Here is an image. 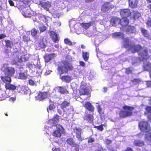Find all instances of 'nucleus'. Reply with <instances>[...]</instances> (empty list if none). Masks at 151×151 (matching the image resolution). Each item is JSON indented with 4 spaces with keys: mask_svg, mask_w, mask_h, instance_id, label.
Wrapping results in <instances>:
<instances>
[{
    "mask_svg": "<svg viewBox=\"0 0 151 151\" xmlns=\"http://www.w3.org/2000/svg\"><path fill=\"white\" fill-rule=\"evenodd\" d=\"M62 127L61 125H59V127L53 132L52 135L55 137H60L61 136L62 129Z\"/></svg>",
    "mask_w": 151,
    "mask_h": 151,
    "instance_id": "nucleus-15",
    "label": "nucleus"
},
{
    "mask_svg": "<svg viewBox=\"0 0 151 151\" xmlns=\"http://www.w3.org/2000/svg\"><path fill=\"white\" fill-rule=\"evenodd\" d=\"M47 96V92H42L39 91L37 96L35 97L36 100L40 101H42L46 99Z\"/></svg>",
    "mask_w": 151,
    "mask_h": 151,
    "instance_id": "nucleus-14",
    "label": "nucleus"
},
{
    "mask_svg": "<svg viewBox=\"0 0 151 151\" xmlns=\"http://www.w3.org/2000/svg\"><path fill=\"white\" fill-rule=\"evenodd\" d=\"M57 112L58 113V114L60 115L62 114V111L60 109H58L57 110Z\"/></svg>",
    "mask_w": 151,
    "mask_h": 151,
    "instance_id": "nucleus-64",
    "label": "nucleus"
},
{
    "mask_svg": "<svg viewBox=\"0 0 151 151\" xmlns=\"http://www.w3.org/2000/svg\"><path fill=\"white\" fill-rule=\"evenodd\" d=\"M60 79L63 81H65L67 83H70L71 81V77L68 75L63 76Z\"/></svg>",
    "mask_w": 151,
    "mask_h": 151,
    "instance_id": "nucleus-32",
    "label": "nucleus"
},
{
    "mask_svg": "<svg viewBox=\"0 0 151 151\" xmlns=\"http://www.w3.org/2000/svg\"><path fill=\"white\" fill-rule=\"evenodd\" d=\"M144 141L140 140H135L134 142V145L136 146L142 147L144 145Z\"/></svg>",
    "mask_w": 151,
    "mask_h": 151,
    "instance_id": "nucleus-27",
    "label": "nucleus"
},
{
    "mask_svg": "<svg viewBox=\"0 0 151 151\" xmlns=\"http://www.w3.org/2000/svg\"><path fill=\"white\" fill-rule=\"evenodd\" d=\"M82 57L85 61H87L89 58V52H82Z\"/></svg>",
    "mask_w": 151,
    "mask_h": 151,
    "instance_id": "nucleus-37",
    "label": "nucleus"
},
{
    "mask_svg": "<svg viewBox=\"0 0 151 151\" xmlns=\"http://www.w3.org/2000/svg\"><path fill=\"white\" fill-rule=\"evenodd\" d=\"M20 53L19 52H14L13 55L14 58L11 61V63L12 65H18L19 63H21L22 61V56L19 57Z\"/></svg>",
    "mask_w": 151,
    "mask_h": 151,
    "instance_id": "nucleus-6",
    "label": "nucleus"
},
{
    "mask_svg": "<svg viewBox=\"0 0 151 151\" xmlns=\"http://www.w3.org/2000/svg\"><path fill=\"white\" fill-rule=\"evenodd\" d=\"M32 14L31 12V11L29 9H27L24 12L23 14V15L26 17H30Z\"/></svg>",
    "mask_w": 151,
    "mask_h": 151,
    "instance_id": "nucleus-38",
    "label": "nucleus"
},
{
    "mask_svg": "<svg viewBox=\"0 0 151 151\" xmlns=\"http://www.w3.org/2000/svg\"><path fill=\"white\" fill-rule=\"evenodd\" d=\"M126 32L131 33H135L136 32L135 27L134 26H128L126 29Z\"/></svg>",
    "mask_w": 151,
    "mask_h": 151,
    "instance_id": "nucleus-28",
    "label": "nucleus"
},
{
    "mask_svg": "<svg viewBox=\"0 0 151 151\" xmlns=\"http://www.w3.org/2000/svg\"><path fill=\"white\" fill-rule=\"evenodd\" d=\"M138 127L142 132H148L150 130V124L147 121H141L139 122Z\"/></svg>",
    "mask_w": 151,
    "mask_h": 151,
    "instance_id": "nucleus-5",
    "label": "nucleus"
},
{
    "mask_svg": "<svg viewBox=\"0 0 151 151\" xmlns=\"http://www.w3.org/2000/svg\"><path fill=\"white\" fill-rule=\"evenodd\" d=\"M52 151H61L60 149L59 148H54L52 149Z\"/></svg>",
    "mask_w": 151,
    "mask_h": 151,
    "instance_id": "nucleus-57",
    "label": "nucleus"
},
{
    "mask_svg": "<svg viewBox=\"0 0 151 151\" xmlns=\"http://www.w3.org/2000/svg\"><path fill=\"white\" fill-rule=\"evenodd\" d=\"M19 77L21 79H25L27 78V76L23 73H20L19 74Z\"/></svg>",
    "mask_w": 151,
    "mask_h": 151,
    "instance_id": "nucleus-51",
    "label": "nucleus"
},
{
    "mask_svg": "<svg viewBox=\"0 0 151 151\" xmlns=\"http://www.w3.org/2000/svg\"><path fill=\"white\" fill-rule=\"evenodd\" d=\"M73 68L71 63L67 61L63 60L61 62L60 65L58 66L57 70L61 75L68 73V71L73 70Z\"/></svg>",
    "mask_w": 151,
    "mask_h": 151,
    "instance_id": "nucleus-1",
    "label": "nucleus"
},
{
    "mask_svg": "<svg viewBox=\"0 0 151 151\" xmlns=\"http://www.w3.org/2000/svg\"><path fill=\"white\" fill-rule=\"evenodd\" d=\"M143 69L144 70L149 71L151 70V63L148 62L147 63L144 64L143 65Z\"/></svg>",
    "mask_w": 151,
    "mask_h": 151,
    "instance_id": "nucleus-34",
    "label": "nucleus"
},
{
    "mask_svg": "<svg viewBox=\"0 0 151 151\" xmlns=\"http://www.w3.org/2000/svg\"><path fill=\"white\" fill-rule=\"evenodd\" d=\"M131 81L134 85H136L139 84L141 81L139 78H134L131 80Z\"/></svg>",
    "mask_w": 151,
    "mask_h": 151,
    "instance_id": "nucleus-42",
    "label": "nucleus"
},
{
    "mask_svg": "<svg viewBox=\"0 0 151 151\" xmlns=\"http://www.w3.org/2000/svg\"><path fill=\"white\" fill-rule=\"evenodd\" d=\"M67 144L72 147H74V150L78 151L79 150V145L76 143L73 138L70 137L68 138L66 140Z\"/></svg>",
    "mask_w": 151,
    "mask_h": 151,
    "instance_id": "nucleus-9",
    "label": "nucleus"
},
{
    "mask_svg": "<svg viewBox=\"0 0 151 151\" xmlns=\"http://www.w3.org/2000/svg\"><path fill=\"white\" fill-rule=\"evenodd\" d=\"M55 54L51 53L49 54H46L44 56L45 61L46 63L50 62L54 57Z\"/></svg>",
    "mask_w": 151,
    "mask_h": 151,
    "instance_id": "nucleus-22",
    "label": "nucleus"
},
{
    "mask_svg": "<svg viewBox=\"0 0 151 151\" xmlns=\"http://www.w3.org/2000/svg\"><path fill=\"white\" fill-rule=\"evenodd\" d=\"M147 87V88H151V81L148 80L145 81Z\"/></svg>",
    "mask_w": 151,
    "mask_h": 151,
    "instance_id": "nucleus-52",
    "label": "nucleus"
},
{
    "mask_svg": "<svg viewBox=\"0 0 151 151\" xmlns=\"http://www.w3.org/2000/svg\"><path fill=\"white\" fill-rule=\"evenodd\" d=\"M138 2V0H129V5L132 9L136 8Z\"/></svg>",
    "mask_w": 151,
    "mask_h": 151,
    "instance_id": "nucleus-21",
    "label": "nucleus"
},
{
    "mask_svg": "<svg viewBox=\"0 0 151 151\" xmlns=\"http://www.w3.org/2000/svg\"><path fill=\"white\" fill-rule=\"evenodd\" d=\"M47 45V41L44 38L40 39L36 44V46L38 50L45 48Z\"/></svg>",
    "mask_w": 151,
    "mask_h": 151,
    "instance_id": "nucleus-11",
    "label": "nucleus"
},
{
    "mask_svg": "<svg viewBox=\"0 0 151 151\" xmlns=\"http://www.w3.org/2000/svg\"><path fill=\"white\" fill-rule=\"evenodd\" d=\"M29 83L30 85L32 86H34L35 84L34 81L31 79L29 80Z\"/></svg>",
    "mask_w": 151,
    "mask_h": 151,
    "instance_id": "nucleus-53",
    "label": "nucleus"
},
{
    "mask_svg": "<svg viewBox=\"0 0 151 151\" xmlns=\"http://www.w3.org/2000/svg\"><path fill=\"white\" fill-rule=\"evenodd\" d=\"M6 98V96L5 94V93L2 92H0V101L3 100L5 99Z\"/></svg>",
    "mask_w": 151,
    "mask_h": 151,
    "instance_id": "nucleus-44",
    "label": "nucleus"
},
{
    "mask_svg": "<svg viewBox=\"0 0 151 151\" xmlns=\"http://www.w3.org/2000/svg\"><path fill=\"white\" fill-rule=\"evenodd\" d=\"M0 78L2 81L5 84L11 83L12 81L11 77L7 75L1 76Z\"/></svg>",
    "mask_w": 151,
    "mask_h": 151,
    "instance_id": "nucleus-19",
    "label": "nucleus"
},
{
    "mask_svg": "<svg viewBox=\"0 0 151 151\" xmlns=\"http://www.w3.org/2000/svg\"><path fill=\"white\" fill-rule=\"evenodd\" d=\"M82 130L81 128H77V127L73 129L74 132L76 134V137L80 142H81L83 140L81 136Z\"/></svg>",
    "mask_w": 151,
    "mask_h": 151,
    "instance_id": "nucleus-12",
    "label": "nucleus"
},
{
    "mask_svg": "<svg viewBox=\"0 0 151 151\" xmlns=\"http://www.w3.org/2000/svg\"><path fill=\"white\" fill-rule=\"evenodd\" d=\"M97 111L101 115L104 114V112L102 111V109L100 105H99L97 106Z\"/></svg>",
    "mask_w": 151,
    "mask_h": 151,
    "instance_id": "nucleus-47",
    "label": "nucleus"
},
{
    "mask_svg": "<svg viewBox=\"0 0 151 151\" xmlns=\"http://www.w3.org/2000/svg\"><path fill=\"white\" fill-rule=\"evenodd\" d=\"M141 32L142 35L145 37L148 38V39L151 40V37L150 35L149 34L147 30L144 29H142Z\"/></svg>",
    "mask_w": 151,
    "mask_h": 151,
    "instance_id": "nucleus-33",
    "label": "nucleus"
},
{
    "mask_svg": "<svg viewBox=\"0 0 151 151\" xmlns=\"http://www.w3.org/2000/svg\"><path fill=\"white\" fill-rule=\"evenodd\" d=\"M23 40L25 42H28L30 40V39L28 36L25 35L23 37Z\"/></svg>",
    "mask_w": 151,
    "mask_h": 151,
    "instance_id": "nucleus-48",
    "label": "nucleus"
},
{
    "mask_svg": "<svg viewBox=\"0 0 151 151\" xmlns=\"http://www.w3.org/2000/svg\"><path fill=\"white\" fill-rule=\"evenodd\" d=\"M38 30H37L35 28L32 29L31 31V34L33 36H36L37 34Z\"/></svg>",
    "mask_w": 151,
    "mask_h": 151,
    "instance_id": "nucleus-46",
    "label": "nucleus"
},
{
    "mask_svg": "<svg viewBox=\"0 0 151 151\" xmlns=\"http://www.w3.org/2000/svg\"><path fill=\"white\" fill-rule=\"evenodd\" d=\"M114 7V6L109 2H105L101 6V10L102 12H105L111 10Z\"/></svg>",
    "mask_w": 151,
    "mask_h": 151,
    "instance_id": "nucleus-10",
    "label": "nucleus"
},
{
    "mask_svg": "<svg viewBox=\"0 0 151 151\" xmlns=\"http://www.w3.org/2000/svg\"><path fill=\"white\" fill-rule=\"evenodd\" d=\"M105 142L106 145H109L111 143L112 141L108 139H107L106 140Z\"/></svg>",
    "mask_w": 151,
    "mask_h": 151,
    "instance_id": "nucleus-55",
    "label": "nucleus"
},
{
    "mask_svg": "<svg viewBox=\"0 0 151 151\" xmlns=\"http://www.w3.org/2000/svg\"><path fill=\"white\" fill-rule=\"evenodd\" d=\"M122 108L123 110H121L119 114L120 118H125L133 115V111L134 109V107L125 105Z\"/></svg>",
    "mask_w": 151,
    "mask_h": 151,
    "instance_id": "nucleus-2",
    "label": "nucleus"
},
{
    "mask_svg": "<svg viewBox=\"0 0 151 151\" xmlns=\"http://www.w3.org/2000/svg\"><path fill=\"white\" fill-rule=\"evenodd\" d=\"M39 4L47 11L49 10V8L51 6L50 3L49 1H47L46 2L40 1Z\"/></svg>",
    "mask_w": 151,
    "mask_h": 151,
    "instance_id": "nucleus-20",
    "label": "nucleus"
},
{
    "mask_svg": "<svg viewBox=\"0 0 151 151\" xmlns=\"http://www.w3.org/2000/svg\"><path fill=\"white\" fill-rule=\"evenodd\" d=\"M132 48L134 49V52H137L138 53L142 50L144 47H142L139 45H137L133 46Z\"/></svg>",
    "mask_w": 151,
    "mask_h": 151,
    "instance_id": "nucleus-30",
    "label": "nucleus"
},
{
    "mask_svg": "<svg viewBox=\"0 0 151 151\" xmlns=\"http://www.w3.org/2000/svg\"><path fill=\"white\" fill-rule=\"evenodd\" d=\"M81 24L84 28L87 29L91 25V22L87 23L83 22Z\"/></svg>",
    "mask_w": 151,
    "mask_h": 151,
    "instance_id": "nucleus-39",
    "label": "nucleus"
},
{
    "mask_svg": "<svg viewBox=\"0 0 151 151\" xmlns=\"http://www.w3.org/2000/svg\"><path fill=\"white\" fill-rule=\"evenodd\" d=\"M93 115L90 114L86 115L84 117V120L90 122H93Z\"/></svg>",
    "mask_w": 151,
    "mask_h": 151,
    "instance_id": "nucleus-29",
    "label": "nucleus"
},
{
    "mask_svg": "<svg viewBox=\"0 0 151 151\" xmlns=\"http://www.w3.org/2000/svg\"><path fill=\"white\" fill-rule=\"evenodd\" d=\"M58 91L60 93L63 94H67L69 93L68 91L64 86H58Z\"/></svg>",
    "mask_w": 151,
    "mask_h": 151,
    "instance_id": "nucleus-23",
    "label": "nucleus"
},
{
    "mask_svg": "<svg viewBox=\"0 0 151 151\" xmlns=\"http://www.w3.org/2000/svg\"><path fill=\"white\" fill-rule=\"evenodd\" d=\"M117 22H118V24H120L122 27L126 26L129 23V20L126 17H122L120 19L118 18H115L113 21L114 23L116 24Z\"/></svg>",
    "mask_w": 151,
    "mask_h": 151,
    "instance_id": "nucleus-8",
    "label": "nucleus"
},
{
    "mask_svg": "<svg viewBox=\"0 0 151 151\" xmlns=\"http://www.w3.org/2000/svg\"><path fill=\"white\" fill-rule=\"evenodd\" d=\"M17 92L22 94H27L29 92V89L26 86L18 87L17 88Z\"/></svg>",
    "mask_w": 151,
    "mask_h": 151,
    "instance_id": "nucleus-16",
    "label": "nucleus"
},
{
    "mask_svg": "<svg viewBox=\"0 0 151 151\" xmlns=\"http://www.w3.org/2000/svg\"><path fill=\"white\" fill-rule=\"evenodd\" d=\"M103 126H104V124H103L98 126H95L94 127L100 131H102L104 130Z\"/></svg>",
    "mask_w": 151,
    "mask_h": 151,
    "instance_id": "nucleus-49",
    "label": "nucleus"
},
{
    "mask_svg": "<svg viewBox=\"0 0 151 151\" xmlns=\"http://www.w3.org/2000/svg\"><path fill=\"white\" fill-rule=\"evenodd\" d=\"M84 106L86 109L88 110L89 111L93 112L94 111V107L89 102H86Z\"/></svg>",
    "mask_w": 151,
    "mask_h": 151,
    "instance_id": "nucleus-18",
    "label": "nucleus"
},
{
    "mask_svg": "<svg viewBox=\"0 0 151 151\" xmlns=\"http://www.w3.org/2000/svg\"><path fill=\"white\" fill-rule=\"evenodd\" d=\"M113 36L114 37H121L122 38L124 37V34L121 32H115L113 34Z\"/></svg>",
    "mask_w": 151,
    "mask_h": 151,
    "instance_id": "nucleus-40",
    "label": "nucleus"
},
{
    "mask_svg": "<svg viewBox=\"0 0 151 151\" xmlns=\"http://www.w3.org/2000/svg\"><path fill=\"white\" fill-rule=\"evenodd\" d=\"M148 134V137L149 138V140L151 142V132H149Z\"/></svg>",
    "mask_w": 151,
    "mask_h": 151,
    "instance_id": "nucleus-61",
    "label": "nucleus"
},
{
    "mask_svg": "<svg viewBox=\"0 0 151 151\" xmlns=\"http://www.w3.org/2000/svg\"><path fill=\"white\" fill-rule=\"evenodd\" d=\"M141 16L140 13L137 11H133L132 12L131 18L133 19L136 20L137 19Z\"/></svg>",
    "mask_w": 151,
    "mask_h": 151,
    "instance_id": "nucleus-24",
    "label": "nucleus"
},
{
    "mask_svg": "<svg viewBox=\"0 0 151 151\" xmlns=\"http://www.w3.org/2000/svg\"><path fill=\"white\" fill-rule=\"evenodd\" d=\"M50 35L51 37L52 40L53 42H55L59 41L58 35L55 32L53 31H51L50 32Z\"/></svg>",
    "mask_w": 151,
    "mask_h": 151,
    "instance_id": "nucleus-26",
    "label": "nucleus"
},
{
    "mask_svg": "<svg viewBox=\"0 0 151 151\" xmlns=\"http://www.w3.org/2000/svg\"><path fill=\"white\" fill-rule=\"evenodd\" d=\"M70 104L69 101L64 100L60 104V108L64 110L65 108L69 106Z\"/></svg>",
    "mask_w": 151,
    "mask_h": 151,
    "instance_id": "nucleus-31",
    "label": "nucleus"
},
{
    "mask_svg": "<svg viewBox=\"0 0 151 151\" xmlns=\"http://www.w3.org/2000/svg\"><path fill=\"white\" fill-rule=\"evenodd\" d=\"M95 141V139L93 138H90L88 140V143H91Z\"/></svg>",
    "mask_w": 151,
    "mask_h": 151,
    "instance_id": "nucleus-54",
    "label": "nucleus"
},
{
    "mask_svg": "<svg viewBox=\"0 0 151 151\" xmlns=\"http://www.w3.org/2000/svg\"><path fill=\"white\" fill-rule=\"evenodd\" d=\"M134 68L132 67H129L125 68V73L127 75L132 74L133 73Z\"/></svg>",
    "mask_w": 151,
    "mask_h": 151,
    "instance_id": "nucleus-35",
    "label": "nucleus"
},
{
    "mask_svg": "<svg viewBox=\"0 0 151 151\" xmlns=\"http://www.w3.org/2000/svg\"><path fill=\"white\" fill-rule=\"evenodd\" d=\"M8 1L10 6H14V3L12 0H9Z\"/></svg>",
    "mask_w": 151,
    "mask_h": 151,
    "instance_id": "nucleus-56",
    "label": "nucleus"
},
{
    "mask_svg": "<svg viewBox=\"0 0 151 151\" xmlns=\"http://www.w3.org/2000/svg\"><path fill=\"white\" fill-rule=\"evenodd\" d=\"M147 25L149 27H151V20H148L147 22Z\"/></svg>",
    "mask_w": 151,
    "mask_h": 151,
    "instance_id": "nucleus-58",
    "label": "nucleus"
},
{
    "mask_svg": "<svg viewBox=\"0 0 151 151\" xmlns=\"http://www.w3.org/2000/svg\"><path fill=\"white\" fill-rule=\"evenodd\" d=\"M52 120L54 123H55V122L57 123L59 121V116L57 114L55 115Z\"/></svg>",
    "mask_w": 151,
    "mask_h": 151,
    "instance_id": "nucleus-45",
    "label": "nucleus"
},
{
    "mask_svg": "<svg viewBox=\"0 0 151 151\" xmlns=\"http://www.w3.org/2000/svg\"><path fill=\"white\" fill-rule=\"evenodd\" d=\"M48 108L49 110H52L54 108L53 106L52 105H50L48 106Z\"/></svg>",
    "mask_w": 151,
    "mask_h": 151,
    "instance_id": "nucleus-60",
    "label": "nucleus"
},
{
    "mask_svg": "<svg viewBox=\"0 0 151 151\" xmlns=\"http://www.w3.org/2000/svg\"><path fill=\"white\" fill-rule=\"evenodd\" d=\"M130 40L129 38L125 39L124 41V46L125 48H129L130 47Z\"/></svg>",
    "mask_w": 151,
    "mask_h": 151,
    "instance_id": "nucleus-36",
    "label": "nucleus"
},
{
    "mask_svg": "<svg viewBox=\"0 0 151 151\" xmlns=\"http://www.w3.org/2000/svg\"><path fill=\"white\" fill-rule=\"evenodd\" d=\"M6 37V36L3 34H1L0 35V39H1Z\"/></svg>",
    "mask_w": 151,
    "mask_h": 151,
    "instance_id": "nucleus-63",
    "label": "nucleus"
},
{
    "mask_svg": "<svg viewBox=\"0 0 151 151\" xmlns=\"http://www.w3.org/2000/svg\"><path fill=\"white\" fill-rule=\"evenodd\" d=\"M151 52V50H148L147 48H143L140 52L138 53V57L139 59L141 61H145L148 60L150 56L149 52Z\"/></svg>",
    "mask_w": 151,
    "mask_h": 151,
    "instance_id": "nucleus-3",
    "label": "nucleus"
},
{
    "mask_svg": "<svg viewBox=\"0 0 151 151\" xmlns=\"http://www.w3.org/2000/svg\"><path fill=\"white\" fill-rule=\"evenodd\" d=\"M79 64L80 65L83 67H84L85 65V64L84 62L82 61H80L79 62Z\"/></svg>",
    "mask_w": 151,
    "mask_h": 151,
    "instance_id": "nucleus-59",
    "label": "nucleus"
},
{
    "mask_svg": "<svg viewBox=\"0 0 151 151\" xmlns=\"http://www.w3.org/2000/svg\"><path fill=\"white\" fill-rule=\"evenodd\" d=\"M5 42L6 43L5 46L7 48H12V43L9 40H5Z\"/></svg>",
    "mask_w": 151,
    "mask_h": 151,
    "instance_id": "nucleus-43",
    "label": "nucleus"
},
{
    "mask_svg": "<svg viewBox=\"0 0 151 151\" xmlns=\"http://www.w3.org/2000/svg\"><path fill=\"white\" fill-rule=\"evenodd\" d=\"M64 43L68 45L72 46L73 45L72 42L68 38H65L64 40Z\"/></svg>",
    "mask_w": 151,
    "mask_h": 151,
    "instance_id": "nucleus-41",
    "label": "nucleus"
},
{
    "mask_svg": "<svg viewBox=\"0 0 151 151\" xmlns=\"http://www.w3.org/2000/svg\"><path fill=\"white\" fill-rule=\"evenodd\" d=\"M4 74L5 75H7L10 77L13 76L15 72L14 68L12 67L7 66L5 68H2Z\"/></svg>",
    "mask_w": 151,
    "mask_h": 151,
    "instance_id": "nucleus-7",
    "label": "nucleus"
},
{
    "mask_svg": "<svg viewBox=\"0 0 151 151\" xmlns=\"http://www.w3.org/2000/svg\"><path fill=\"white\" fill-rule=\"evenodd\" d=\"M4 86L6 90L14 91L16 88V87L13 84H11V83H9L6 84H5Z\"/></svg>",
    "mask_w": 151,
    "mask_h": 151,
    "instance_id": "nucleus-25",
    "label": "nucleus"
},
{
    "mask_svg": "<svg viewBox=\"0 0 151 151\" xmlns=\"http://www.w3.org/2000/svg\"><path fill=\"white\" fill-rule=\"evenodd\" d=\"M86 85V83L82 82L78 90L79 94L80 96L86 95L88 96L86 99L88 98H89L91 96V93Z\"/></svg>",
    "mask_w": 151,
    "mask_h": 151,
    "instance_id": "nucleus-4",
    "label": "nucleus"
},
{
    "mask_svg": "<svg viewBox=\"0 0 151 151\" xmlns=\"http://www.w3.org/2000/svg\"><path fill=\"white\" fill-rule=\"evenodd\" d=\"M145 110V111L144 112L145 115H147L148 120L151 122V106H147Z\"/></svg>",
    "mask_w": 151,
    "mask_h": 151,
    "instance_id": "nucleus-17",
    "label": "nucleus"
},
{
    "mask_svg": "<svg viewBox=\"0 0 151 151\" xmlns=\"http://www.w3.org/2000/svg\"><path fill=\"white\" fill-rule=\"evenodd\" d=\"M46 27L44 25H42L39 27V30L41 32H44L46 30Z\"/></svg>",
    "mask_w": 151,
    "mask_h": 151,
    "instance_id": "nucleus-50",
    "label": "nucleus"
},
{
    "mask_svg": "<svg viewBox=\"0 0 151 151\" xmlns=\"http://www.w3.org/2000/svg\"><path fill=\"white\" fill-rule=\"evenodd\" d=\"M121 16L122 17H129L131 14V12L129 9H121L120 12Z\"/></svg>",
    "mask_w": 151,
    "mask_h": 151,
    "instance_id": "nucleus-13",
    "label": "nucleus"
},
{
    "mask_svg": "<svg viewBox=\"0 0 151 151\" xmlns=\"http://www.w3.org/2000/svg\"><path fill=\"white\" fill-rule=\"evenodd\" d=\"M16 100L15 97H11L9 99V101H14Z\"/></svg>",
    "mask_w": 151,
    "mask_h": 151,
    "instance_id": "nucleus-62",
    "label": "nucleus"
}]
</instances>
